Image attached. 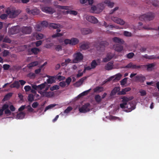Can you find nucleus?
<instances>
[{"mask_svg":"<svg viewBox=\"0 0 159 159\" xmlns=\"http://www.w3.org/2000/svg\"><path fill=\"white\" fill-rule=\"evenodd\" d=\"M47 84V83L46 82H44L39 85H37L35 84L32 85V87L33 89L35 90H41L43 89Z\"/></svg>","mask_w":159,"mask_h":159,"instance_id":"11","label":"nucleus"},{"mask_svg":"<svg viewBox=\"0 0 159 159\" xmlns=\"http://www.w3.org/2000/svg\"><path fill=\"white\" fill-rule=\"evenodd\" d=\"M74 59L73 60L74 63H77L82 61L83 59V55L80 52L74 53L73 55Z\"/></svg>","mask_w":159,"mask_h":159,"instance_id":"3","label":"nucleus"},{"mask_svg":"<svg viewBox=\"0 0 159 159\" xmlns=\"http://www.w3.org/2000/svg\"><path fill=\"white\" fill-rule=\"evenodd\" d=\"M56 105L54 104H52L49 105V106H48L45 108L44 111H46L47 110L50 108L53 107H55Z\"/></svg>","mask_w":159,"mask_h":159,"instance_id":"52","label":"nucleus"},{"mask_svg":"<svg viewBox=\"0 0 159 159\" xmlns=\"http://www.w3.org/2000/svg\"><path fill=\"white\" fill-rule=\"evenodd\" d=\"M101 6V4H98L97 6H92L91 7V11L93 13H97L98 11L101 12L103 9L104 7L103 6L101 7L100 8L99 6Z\"/></svg>","mask_w":159,"mask_h":159,"instance_id":"10","label":"nucleus"},{"mask_svg":"<svg viewBox=\"0 0 159 159\" xmlns=\"http://www.w3.org/2000/svg\"><path fill=\"white\" fill-rule=\"evenodd\" d=\"M131 88L129 87H127L122 89L121 91L119 92L118 94L119 95H124L125 94L126 92H128L130 90Z\"/></svg>","mask_w":159,"mask_h":159,"instance_id":"27","label":"nucleus"},{"mask_svg":"<svg viewBox=\"0 0 159 159\" xmlns=\"http://www.w3.org/2000/svg\"><path fill=\"white\" fill-rule=\"evenodd\" d=\"M135 81L140 83H143L145 80L146 78L145 77L141 74L136 76L134 77Z\"/></svg>","mask_w":159,"mask_h":159,"instance_id":"13","label":"nucleus"},{"mask_svg":"<svg viewBox=\"0 0 159 159\" xmlns=\"http://www.w3.org/2000/svg\"><path fill=\"white\" fill-rule=\"evenodd\" d=\"M67 14H70L76 15L77 14V12L75 11L70 10L66 11Z\"/></svg>","mask_w":159,"mask_h":159,"instance_id":"42","label":"nucleus"},{"mask_svg":"<svg viewBox=\"0 0 159 159\" xmlns=\"http://www.w3.org/2000/svg\"><path fill=\"white\" fill-rule=\"evenodd\" d=\"M109 43L107 41H101L99 43V45L96 47L97 50L100 52H103L106 47L108 46Z\"/></svg>","mask_w":159,"mask_h":159,"instance_id":"4","label":"nucleus"},{"mask_svg":"<svg viewBox=\"0 0 159 159\" xmlns=\"http://www.w3.org/2000/svg\"><path fill=\"white\" fill-rule=\"evenodd\" d=\"M7 17V14H3L0 16V18L2 20H5L6 19Z\"/></svg>","mask_w":159,"mask_h":159,"instance_id":"57","label":"nucleus"},{"mask_svg":"<svg viewBox=\"0 0 159 159\" xmlns=\"http://www.w3.org/2000/svg\"><path fill=\"white\" fill-rule=\"evenodd\" d=\"M98 65V64L95 60L92 61L91 63V67L92 69H95Z\"/></svg>","mask_w":159,"mask_h":159,"instance_id":"36","label":"nucleus"},{"mask_svg":"<svg viewBox=\"0 0 159 159\" xmlns=\"http://www.w3.org/2000/svg\"><path fill=\"white\" fill-rule=\"evenodd\" d=\"M112 41L115 43L123 44L124 43V41L122 39L117 37H115L112 39Z\"/></svg>","mask_w":159,"mask_h":159,"instance_id":"22","label":"nucleus"},{"mask_svg":"<svg viewBox=\"0 0 159 159\" xmlns=\"http://www.w3.org/2000/svg\"><path fill=\"white\" fill-rule=\"evenodd\" d=\"M26 12L29 14H31L33 15H38L39 14L40 11L39 10L36 8L30 10L29 8L26 9Z\"/></svg>","mask_w":159,"mask_h":159,"instance_id":"19","label":"nucleus"},{"mask_svg":"<svg viewBox=\"0 0 159 159\" xmlns=\"http://www.w3.org/2000/svg\"><path fill=\"white\" fill-rule=\"evenodd\" d=\"M89 45L90 43L89 42H84L80 46V48L82 50H86L89 48Z\"/></svg>","mask_w":159,"mask_h":159,"instance_id":"20","label":"nucleus"},{"mask_svg":"<svg viewBox=\"0 0 159 159\" xmlns=\"http://www.w3.org/2000/svg\"><path fill=\"white\" fill-rule=\"evenodd\" d=\"M95 99L97 102H100L101 101V97L99 95H97L95 97Z\"/></svg>","mask_w":159,"mask_h":159,"instance_id":"46","label":"nucleus"},{"mask_svg":"<svg viewBox=\"0 0 159 159\" xmlns=\"http://www.w3.org/2000/svg\"><path fill=\"white\" fill-rule=\"evenodd\" d=\"M134 54L133 52H130L127 54V57L128 58L130 59L132 58L134 56Z\"/></svg>","mask_w":159,"mask_h":159,"instance_id":"64","label":"nucleus"},{"mask_svg":"<svg viewBox=\"0 0 159 159\" xmlns=\"http://www.w3.org/2000/svg\"><path fill=\"white\" fill-rule=\"evenodd\" d=\"M86 20L93 23H97L98 21L97 19L94 16H87L86 17Z\"/></svg>","mask_w":159,"mask_h":159,"instance_id":"17","label":"nucleus"},{"mask_svg":"<svg viewBox=\"0 0 159 159\" xmlns=\"http://www.w3.org/2000/svg\"><path fill=\"white\" fill-rule=\"evenodd\" d=\"M139 93H140L141 96H144L146 95L147 93L145 90L143 89L140 90Z\"/></svg>","mask_w":159,"mask_h":159,"instance_id":"56","label":"nucleus"},{"mask_svg":"<svg viewBox=\"0 0 159 159\" xmlns=\"http://www.w3.org/2000/svg\"><path fill=\"white\" fill-rule=\"evenodd\" d=\"M143 57L147 59H157V57L155 55L148 56L147 54H145L143 56Z\"/></svg>","mask_w":159,"mask_h":159,"instance_id":"35","label":"nucleus"},{"mask_svg":"<svg viewBox=\"0 0 159 159\" xmlns=\"http://www.w3.org/2000/svg\"><path fill=\"white\" fill-rule=\"evenodd\" d=\"M20 84L18 81H15L12 84L10 85V87L11 88H16L17 89L19 88Z\"/></svg>","mask_w":159,"mask_h":159,"instance_id":"25","label":"nucleus"},{"mask_svg":"<svg viewBox=\"0 0 159 159\" xmlns=\"http://www.w3.org/2000/svg\"><path fill=\"white\" fill-rule=\"evenodd\" d=\"M122 75L120 73H118L116 75L115 77L113 80L114 81H118L121 78Z\"/></svg>","mask_w":159,"mask_h":159,"instance_id":"38","label":"nucleus"},{"mask_svg":"<svg viewBox=\"0 0 159 159\" xmlns=\"http://www.w3.org/2000/svg\"><path fill=\"white\" fill-rule=\"evenodd\" d=\"M82 70H80L78 71V73L76 75V77L77 78H79L80 77L82 76L83 75V73L81 72Z\"/></svg>","mask_w":159,"mask_h":159,"instance_id":"59","label":"nucleus"},{"mask_svg":"<svg viewBox=\"0 0 159 159\" xmlns=\"http://www.w3.org/2000/svg\"><path fill=\"white\" fill-rule=\"evenodd\" d=\"M111 19L114 22L121 25H124L125 23V21L123 20L116 17L112 16Z\"/></svg>","mask_w":159,"mask_h":159,"instance_id":"15","label":"nucleus"},{"mask_svg":"<svg viewBox=\"0 0 159 159\" xmlns=\"http://www.w3.org/2000/svg\"><path fill=\"white\" fill-rule=\"evenodd\" d=\"M127 78H125L122 79L120 81V84L121 85H125L126 83Z\"/></svg>","mask_w":159,"mask_h":159,"instance_id":"60","label":"nucleus"},{"mask_svg":"<svg viewBox=\"0 0 159 159\" xmlns=\"http://www.w3.org/2000/svg\"><path fill=\"white\" fill-rule=\"evenodd\" d=\"M127 109L125 110V111L126 112H129L131 111L132 110H134L135 108V106L132 103H127V105H126V107Z\"/></svg>","mask_w":159,"mask_h":159,"instance_id":"16","label":"nucleus"},{"mask_svg":"<svg viewBox=\"0 0 159 159\" xmlns=\"http://www.w3.org/2000/svg\"><path fill=\"white\" fill-rule=\"evenodd\" d=\"M41 25L39 24L36 25L35 27V30L37 31H40L42 29Z\"/></svg>","mask_w":159,"mask_h":159,"instance_id":"55","label":"nucleus"},{"mask_svg":"<svg viewBox=\"0 0 159 159\" xmlns=\"http://www.w3.org/2000/svg\"><path fill=\"white\" fill-rule=\"evenodd\" d=\"M24 89L25 91L28 92L31 90V87L29 85L25 86L24 87Z\"/></svg>","mask_w":159,"mask_h":159,"instance_id":"61","label":"nucleus"},{"mask_svg":"<svg viewBox=\"0 0 159 159\" xmlns=\"http://www.w3.org/2000/svg\"><path fill=\"white\" fill-rule=\"evenodd\" d=\"M86 77H84L83 78L80 79L77 82V84H80V85H81L82 84L84 81L86 80Z\"/></svg>","mask_w":159,"mask_h":159,"instance_id":"49","label":"nucleus"},{"mask_svg":"<svg viewBox=\"0 0 159 159\" xmlns=\"http://www.w3.org/2000/svg\"><path fill=\"white\" fill-rule=\"evenodd\" d=\"M38 93L43 96L47 98H51L53 96L54 94L53 92L38 91Z\"/></svg>","mask_w":159,"mask_h":159,"instance_id":"14","label":"nucleus"},{"mask_svg":"<svg viewBox=\"0 0 159 159\" xmlns=\"http://www.w3.org/2000/svg\"><path fill=\"white\" fill-rule=\"evenodd\" d=\"M38 64V62L37 61L32 62L27 65V67L30 69L31 68L36 66Z\"/></svg>","mask_w":159,"mask_h":159,"instance_id":"31","label":"nucleus"},{"mask_svg":"<svg viewBox=\"0 0 159 159\" xmlns=\"http://www.w3.org/2000/svg\"><path fill=\"white\" fill-rule=\"evenodd\" d=\"M124 34L125 36L131 37L132 36L131 33L127 31H125L124 32Z\"/></svg>","mask_w":159,"mask_h":159,"instance_id":"58","label":"nucleus"},{"mask_svg":"<svg viewBox=\"0 0 159 159\" xmlns=\"http://www.w3.org/2000/svg\"><path fill=\"white\" fill-rule=\"evenodd\" d=\"M21 32L25 34H30L32 30V28L30 26H23L20 29Z\"/></svg>","mask_w":159,"mask_h":159,"instance_id":"9","label":"nucleus"},{"mask_svg":"<svg viewBox=\"0 0 159 159\" xmlns=\"http://www.w3.org/2000/svg\"><path fill=\"white\" fill-rule=\"evenodd\" d=\"M28 100L29 102H31L34 100V97L32 94H30L28 97Z\"/></svg>","mask_w":159,"mask_h":159,"instance_id":"45","label":"nucleus"},{"mask_svg":"<svg viewBox=\"0 0 159 159\" xmlns=\"http://www.w3.org/2000/svg\"><path fill=\"white\" fill-rule=\"evenodd\" d=\"M5 12L9 16L10 18H15L20 12L19 10H11L9 8L7 9Z\"/></svg>","mask_w":159,"mask_h":159,"instance_id":"2","label":"nucleus"},{"mask_svg":"<svg viewBox=\"0 0 159 159\" xmlns=\"http://www.w3.org/2000/svg\"><path fill=\"white\" fill-rule=\"evenodd\" d=\"M20 31L21 30L20 26H14L9 30L8 32L11 34H14L19 33Z\"/></svg>","mask_w":159,"mask_h":159,"instance_id":"8","label":"nucleus"},{"mask_svg":"<svg viewBox=\"0 0 159 159\" xmlns=\"http://www.w3.org/2000/svg\"><path fill=\"white\" fill-rule=\"evenodd\" d=\"M25 116V113L22 112H20L19 113L17 114L16 118L18 119H22Z\"/></svg>","mask_w":159,"mask_h":159,"instance_id":"37","label":"nucleus"},{"mask_svg":"<svg viewBox=\"0 0 159 159\" xmlns=\"http://www.w3.org/2000/svg\"><path fill=\"white\" fill-rule=\"evenodd\" d=\"M132 63L130 62L129 64H128L126 66H122V68H132Z\"/></svg>","mask_w":159,"mask_h":159,"instance_id":"54","label":"nucleus"},{"mask_svg":"<svg viewBox=\"0 0 159 159\" xmlns=\"http://www.w3.org/2000/svg\"><path fill=\"white\" fill-rule=\"evenodd\" d=\"M27 52L28 55H31L33 54L37 55L40 52V50L38 48L35 47L28 49Z\"/></svg>","mask_w":159,"mask_h":159,"instance_id":"12","label":"nucleus"},{"mask_svg":"<svg viewBox=\"0 0 159 159\" xmlns=\"http://www.w3.org/2000/svg\"><path fill=\"white\" fill-rule=\"evenodd\" d=\"M140 68L142 69V65H137L135 64H134L132 63V68L133 69H138Z\"/></svg>","mask_w":159,"mask_h":159,"instance_id":"41","label":"nucleus"},{"mask_svg":"<svg viewBox=\"0 0 159 159\" xmlns=\"http://www.w3.org/2000/svg\"><path fill=\"white\" fill-rule=\"evenodd\" d=\"M113 62L111 61L108 62L105 66V69L107 70H109L113 68Z\"/></svg>","mask_w":159,"mask_h":159,"instance_id":"23","label":"nucleus"},{"mask_svg":"<svg viewBox=\"0 0 159 159\" xmlns=\"http://www.w3.org/2000/svg\"><path fill=\"white\" fill-rule=\"evenodd\" d=\"M44 35L41 34H39L36 35V39L37 40H40L43 38Z\"/></svg>","mask_w":159,"mask_h":159,"instance_id":"47","label":"nucleus"},{"mask_svg":"<svg viewBox=\"0 0 159 159\" xmlns=\"http://www.w3.org/2000/svg\"><path fill=\"white\" fill-rule=\"evenodd\" d=\"M73 108H72L70 107L69 106L67 107V108L64 111V113L65 114H67L69 113L72 110Z\"/></svg>","mask_w":159,"mask_h":159,"instance_id":"43","label":"nucleus"},{"mask_svg":"<svg viewBox=\"0 0 159 159\" xmlns=\"http://www.w3.org/2000/svg\"><path fill=\"white\" fill-rule=\"evenodd\" d=\"M49 26L50 28L56 29L60 27V25L58 24L51 23L50 24Z\"/></svg>","mask_w":159,"mask_h":159,"instance_id":"34","label":"nucleus"},{"mask_svg":"<svg viewBox=\"0 0 159 159\" xmlns=\"http://www.w3.org/2000/svg\"><path fill=\"white\" fill-rule=\"evenodd\" d=\"M71 45H74L78 44L79 42V40L76 38H73L70 39Z\"/></svg>","mask_w":159,"mask_h":159,"instance_id":"30","label":"nucleus"},{"mask_svg":"<svg viewBox=\"0 0 159 159\" xmlns=\"http://www.w3.org/2000/svg\"><path fill=\"white\" fill-rule=\"evenodd\" d=\"M41 10L46 13L52 14L55 12L54 9L51 7H41Z\"/></svg>","mask_w":159,"mask_h":159,"instance_id":"7","label":"nucleus"},{"mask_svg":"<svg viewBox=\"0 0 159 159\" xmlns=\"http://www.w3.org/2000/svg\"><path fill=\"white\" fill-rule=\"evenodd\" d=\"M80 2L82 4L88 2L89 4L91 5L93 3V0H80Z\"/></svg>","mask_w":159,"mask_h":159,"instance_id":"33","label":"nucleus"},{"mask_svg":"<svg viewBox=\"0 0 159 159\" xmlns=\"http://www.w3.org/2000/svg\"><path fill=\"white\" fill-rule=\"evenodd\" d=\"M154 66L153 63L149 64L147 65H142V69H144L147 68L148 70H149L150 69L153 68Z\"/></svg>","mask_w":159,"mask_h":159,"instance_id":"26","label":"nucleus"},{"mask_svg":"<svg viewBox=\"0 0 159 159\" xmlns=\"http://www.w3.org/2000/svg\"><path fill=\"white\" fill-rule=\"evenodd\" d=\"M133 98L132 97H124L122 98V102L123 103H120V108H125L126 107V105H127V103L130 100L133 99Z\"/></svg>","mask_w":159,"mask_h":159,"instance_id":"5","label":"nucleus"},{"mask_svg":"<svg viewBox=\"0 0 159 159\" xmlns=\"http://www.w3.org/2000/svg\"><path fill=\"white\" fill-rule=\"evenodd\" d=\"M90 104L87 103L79 108V111L80 112L83 113L88 112L90 111Z\"/></svg>","mask_w":159,"mask_h":159,"instance_id":"6","label":"nucleus"},{"mask_svg":"<svg viewBox=\"0 0 159 159\" xmlns=\"http://www.w3.org/2000/svg\"><path fill=\"white\" fill-rule=\"evenodd\" d=\"M27 76L30 79L34 78L35 77V74L32 72H30L27 75Z\"/></svg>","mask_w":159,"mask_h":159,"instance_id":"53","label":"nucleus"},{"mask_svg":"<svg viewBox=\"0 0 159 159\" xmlns=\"http://www.w3.org/2000/svg\"><path fill=\"white\" fill-rule=\"evenodd\" d=\"M49 78L47 79L46 80L47 83L48 84H52L53 83H54L56 82L55 79L56 77L55 76H49Z\"/></svg>","mask_w":159,"mask_h":159,"instance_id":"24","label":"nucleus"},{"mask_svg":"<svg viewBox=\"0 0 159 159\" xmlns=\"http://www.w3.org/2000/svg\"><path fill=\"white\" fill-rule=\"evenodd\" d=\"M3 42L10 43H11V41L9 38L5 37L4 39Z\"/></svg>","mask_w":159,"mask_h":159,"instance_id":"63","label":"nucleus"},{"mask_svg":"<svg viewBox=\"0 0 159 159\" xmlns=\"http://www.w3.org/2000/svg\"><path fill=\"white\" fill-rule=\"evenodd\" d=\"M81 32L83 35H86L92 33L93 31L92 30L88 28H82L81 30Z\"/></svg>","mask_w":159,"mask_h":159,"instance_id":"21","label":"nucleus"},{"mask_svg":"<svg viewBox=\"0 0 159 159\" xmlns=\"http://www.w3.org/2000/svg\"><path fill=\"white\" fill-rule=\"evenodd\" d=\"M91 89H90L87 90L83 92L80 93L79 95V96L80 97H82L87 95L90 91Z\"/></svg>","mask_w":159,"mask_h":159,"instance_id":"39","label":"nucleus"},{"mask_svg":"<svg viewBox=\"0 0 159 159\" xmlns=\"http://www.w3.org/2000/svg\"><path fill=\"white\" fill-rule=\"evenodd\" d=\"M114 54L111 52H108L107 53V57L110 60L114 56Z\"/></svg>","mask_w":159,"mask_h":159,"instance_id":"50","label":"nucleus"},{"mask_svg":"<svg viewBox=\"0 0 159 159\" xmlns=\"http://www.w3.org/2000/svg\"><path fill=\"white\" fill-rule=\"evenodd\" d=\"M57 33L54 34L52 35V38H55L57 37H60L63 35V34L58 33V32L61 31V30L60 29L57 28Z\"/></svg>","mask_w":159,"mask_h":159,"instance_id":"29","label":"nucleus"},{"mask_svg":"<svg viewBox=\"0 0 159 159\" xmlns=\"http://www.w3.org/2000/svg\"><path fill=\"white\" fill-rule=\"evenodd\" d=\"M113 49L116 51L120 52L123 49V47L119 44H115L113 46Z\"/></svg>","mask_w":159,"mask_h":159,"instance_id":"18","label":"nucleus"},{"mask_svg":"<svg viewBox=\"0 0 159 159\" xmlns=\"http://www.w3.org/2000/svg\"><path fill=\"white\" fill-rule=\"evenodd\" d=\"M155 16V13L151 12H148L146 14H144L139 17L140 20H153Z\"/></svg>","mask_w":159,"mask_h":159,"instance_id":"1","label":"nucleus"},{"mask_svg":"<svg viewBox=\"0 0 159 159\" xmlns=\"http://www.w3.org/2000/svg\"><path fill=\"white\" fill-rule=\"evenodd\" d=\"M94 92H101L103 91V88L102 87L98 86L93 89Z\"/></svg>","mask_w":159,"mask_h":159,"instance_id":"32","label":"nucleus"},{"mask_svg":"<svg viewBox=\"0 0 159 159\" xmlns=\"http://www.w3.org/2000/svg\"><path fill=\"white\" fill-rule=\"evenodd\" d=\"M8 107L9 106L7 104H4L3 105L1 109L3 111L4 110L8 109Z\"/></svg>","mask_w":159,"mask_h":159,"instance_id":"62","label":"nucleus"},{"mask_svg":"<svg viewBox=\"0 0 159 159\" xmlns=\"http://www.w3.org/2000/svg\"><path fill=\"white\" fill-rule=\"evenodd\" d=\"M55 77L56 79H57L60 81L63 80H65L66 78L65 77L60 75H57L56 76H55Z\"/></svg>","mask_w":159,"mask_h":159,"instance_id":"48","label":"nucleus"},{"mask_svg":"<svg viewBox=\"0 0 159 159\" xmlns=\"http://www.w3.org/2000/svg\"><path fill=\"white\" fill-rule=\"evenodd\" d=\"M13 93H9L6 94L2 99V101H5L9 99L12 96Z\"/></svg>","mask_w":159,"mask_h":159,"instance_id":"28","label":"nucleus"},{"mask_svg":"<svg viewBox=\"0 0 159 159\" xmlns=\"http://www.w3.org/2000/svg\"><path fill=\"white\" fill-rule=\"evenodd\" d=\"M57 8L58 9H60L63 10H69V7L66 6H62L60 5H57Z\"/></svg>","mask_w":159,"mask_h":159,"instance_id":"40","label":"nucleus"},{"mask_svg":"<svg viewBox=\"0 0 159 159\" xmlns=\"http://www.w3.org/2000/svg\"><path fill=\"white\" fill-rule=\"evenodd\" d=\"M60 88L59 86L58 85H54L52 86V87H51L50 88V90L51 91H53L55 90H58Z\"/></svg>","mask_w":159,"mask_h":159,"instance_id":"44","label":"nucleus"},{"mask_svg":"<svg viewBox=\"0 0 159 159\" xmlns=\"http://www.w3.org/2000/svg\"><path fill=\"white\" fill-rule=\"evenodd\" d=\"M106 4H107V5L111 7V8L113 7L114 3L113 2H111L109 1H107L105 2Z\"/></svg>","mask_w":159,"mask_h":159,"instance_id":"51","label":"nucleus"}]
</instances>
